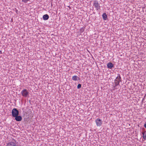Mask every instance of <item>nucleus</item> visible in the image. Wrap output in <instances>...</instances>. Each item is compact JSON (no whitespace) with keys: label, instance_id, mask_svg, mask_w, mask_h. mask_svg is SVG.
Returning a JSON list of instances; mask_svg holds the SVG:
<instances>
[{"label":"nucleus","instance_id":"nucleus-1","mask_svg":"<svg viewBox=\"0 0 146 146\" xmlns=\"http://www.w3.org/2000/svg\"><path fill=\"white\" fill-rule=\"evenodd\" d=\"M13 117H15V119L18 121V110L16 108H14L12 111Z\"/></svg>","mask_w":146,"mask_h":146},{"label":"nucleus","instance_id":"nucleus-2","mask_svg":"<svg viewBox=\"0 0 146 146\" xmlns=\"http://www.w3.org/2000/svg\"><path fill=\"white\" fill-rule=\"evenodd\" d=\"M93 6L95 7L97 11L100 9V4L97 0H94L93 3Z\"/></svg>","mask_w":146,"mask_h":146},{"label":"nucleus","instance_id":"nucleus-3","mask_svg":"<svg viewBox=\"0 0 146 146\" xmlns=\"http://www.w3.org/2000/svg\"><path fill=\"white\" fill-rule=\"evenodd\" d=\"M21 93L23 96L27 97L29 95V92L27 89H24L21 92Z\"/></svg>","mask_w":146,"mask_h":146},{"label":"nucleus","instance_id":"nucleus-4","mask_svg":"<svg viewBox=\"0 0 146 146\" xmlns=\"http://www.w3.org/2000/svg\"><path fill=\"white\" fill-rule=\"evenodd\" d=\"M95 121L97 126H100L102 125V121L101 119L99 118L97 119Z\"/></svg>","mask_w":146,"mask_h":146},{"label":"nucleus","instance_id":"nucleus-5","mask_svg":"<svg viewBox=\"0 0 146 146\" xmlns=\"http://www.w3.org/2000/svg\"><path fill=\"white\" fill-rule=\"evenodd\" d=\"M114 81L115 82L118 83H119L121 81V78L119 74H118L117 76L115 79Z\"/></svg>","mask_w":146,"mask_h":146},{"label":"nucleus","instance_id":"nucleus-6","mask_svg":"<svg viewBox=\"0 0 146 146\" xmlns=\"http://www.w3.org/2000/svg\"><path fill=\"white\" fill-rule=\"evenodd\" d=\"M114 66L113 64L111 62H110L107 64V66L108 68L111 69Z\"/></svg>","mask_w":146,"mask_h":146},{"label":"nucleus","instance_id":"nucleus-7","mask_svg":"<svg viewBox=\"0 0 146 146\" xmlns=\"http://www.w3.org/2000/svg\"><path fill=\"white\" fill-rule=\"evenodd\" d=\"M72 80H73L76 81L80 80V78L77 76H74L72 77Z\"/></svg>","mask_w":146,"mask_h":146},{"label":"nucleus","instance_id":"nucleus-8","mask_svg":"<svg viewBox=\"0 0 146 146\" xmlns=\"http://www.w3.org/2000/svg\"><path fill=\"white\" fill-rule=\"evenodd\" d=\"M7 146H16V145L14 143L11 142L7 144Z\"/></svg>","mask_w":146,"mask_h":146},{"label":"nucleus","instance_id":"nucleus-9","mask_svg":"<svg viewBox=\"0 0 146 146\" xmlns=\"http://www.w3.org/2000/svg\"><path fill=\"white\" fill-rule=\"evenodd\" d=\"M102 17L104 20H106L107 19V16L106 13H104L102 15Z\"/></svg>","mask_w":146,"mask_h":146},{"label":"nucleus","instance_id":"nucleus-10","mask_svg":"<svg viewBox=\"0 0 146 146\" xmlns=\"http://www.w3.org/2000/svg\"><path fill=\"white\" fill-rule=\"evenodd\" d=\"M49 18V16L47 14L44 15L43 16V20H48Z\"/></svg>","mask_w":146,"mask_h":146},{"label":"nucleus","instance_id":"nucleus-11","mask_svg":"<svg viewBox=\"0 0 146 146\" xmlns=\"http://www.w3.org/2000/svg\"><path fill=\"white\" fill-rule=\"evenodd\" d=\"M143 135V139L145 140H146V131H144L143 132H142L141 133Z\"/></svg>","mask_w":146,"mask_h":146},{"label":"nucleus","instance_id":"nucleus-12","mask_svg":"<svg viewBox=\"0 0 146 146\" xmlns=\"http://www.w3.org/2000/svg\"><path fill=\"white\" fill-rule=\"evenodd\" d=\"M30 0H22V1L25 3H26L28 1H29Z\"/></svg>","mask_w":146,"mask_h":146},{"label":"nucleus","instance_id":"nucleus-13","mask_svg":"<svg viewBox=\"0 0 146 146\" xmlns=\"http://www.w3.org/2000/svg\"><path fill=\"white\" fill-rule=\"evenodd\" d=\"M115 85L114 86V88H115V87H116L117 86L119 85V83H117L116 82H115Z\"/></svg>","mask_w":146,"mask_h":146},{"label":"nucleus","instance_id":"nucleus-14","mask_svg":"<svg viewBox=\"0 0 146 146\" xmlns=\"http://www.w3.org/2000/svg\"><path fill=\"white\" fill-rule=\"evenodd\" d=\"M81 87V85L80 84H79L77 86L78 89H80Z\"/></svg>","mask_w":146,"mask_h":146},{"label":"nucleus","instance_id":"nucleus-15","mask_svg":"<svg viewBox=\"0 0 146 146\" xmlns=\"http://www.w3.org/2000/svg\"><path fill=\"white\" fill-rule=\"evenodd\" d=\"M22 120V117L20 116H19V121H21Z\"/></svg>","mask_w":146,"mask_h":146},{"label":"nucleus","instance_id":"nucleus-16","mask_svg":"<svg viewBox=\"0 0 146 146\" xmlns=\"http://www.w3.org/2000/svg\"><path fill=\"white\" fill-rule=\"evenodd\" d=\"M84 31V29H83L82 28L81 29H80V31Z\"/></svg>","mask_w":146,"mask_h":146},{"label":"nucleus","instance_id":"nucleus-17","mask_svg":"<svg viewBox=\"0 0 146 146\" xmlns=\"http://www.w3.org/2000/svg\"><path fill=\"white\" fill-rule=\"evenodd\" d=\"M17 10H16V12H17Z\"/></svg>","mask_w":146,"mask_h":146}]
</instances>
